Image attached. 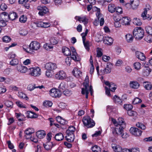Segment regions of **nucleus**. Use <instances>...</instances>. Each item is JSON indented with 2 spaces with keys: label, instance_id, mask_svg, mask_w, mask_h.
Listing matches in <instances>:
<instances>
[{
  "label": "nucleus",
  "instance_id": "nucleus-1",
  "mask_svg": "<svg viewBox=\"0 0 152 152\" xmlns=\"http://www.w3.org/2000/svg\"><path fill=\"white\" fill-rule=\"evenodd\" d=\"M126 127V125H116V127L113 128L112 129L113 134L115 137L121 135L123 138H126L129 136L128 134L126 132L124 133V129Z\"/></svg>",
  "mask_w": 152,
  "mask_h": 152
},
{
  "label": "nucleus",
  "instance_id": "nucleus-2",
  "mask_svg": "<svg viewBox=\"0 0 152 152\" xmlns=\"http://www.w3.org/2000/svg\"><path fill=\"white\" fill-rule=\"evenodd\" d=\"M133 34L136 39L138 40L141 39L144 36V30L141 27H136L133 30Z\"/></svg>",
  "mask_w": 152,
  "mask_h": 152
},
{
  "label": "nucleus",
  "instance_id": "nucleus-3",
  "mask_svg": "<svg viewBox=\"0 0 152 152\" xmlns=\"http://www.w3.org/2000/svg\"><path fill=\"white\" fill-rule=\"evenodd\" d=\"M0 17H2L3 20L7 21L8 19L13 20L17 18L18 16L16 13L15 12H11L8 15L6 12H3L0 14Z\"/></svg>",
  "mask_w": 152,
  "mask_h": 152
},
{
  "label": "nucleus",
  "instance_id": "nucleus-4",
  "mask_svg": "<svg viewBox=\"0 0 152 152\" xmlns=\"http://www.w3.org/2000/svg\"><path fill=\"white\" fill-rule=\"evenodd\" d=\"M94 9L95 10H97V11L96 13V15L98 19V20H95L94 22V25L96 26H98L99 23V21L100 20V26H103L104 23V20L103 18H101L102 15L100 13V9H98L96 7H94Z\"/></svg>",
  "mask_w": 152,
  "mask_h": 152
},
{
  "label": "nucleus",
  "instance_id": "nucleus-5",
  "mask_svg": "<svg viewBox=\"0 0 152 152\" xmlns=\"http://www.w3.org/2000/svg\"><path fill=\"white\" fill-rule=\"evenodd\" d=\"M82 121L84 126L88 128H92L95 125L94 121L89 116L84 117Z\"/></svg>",
  "mask_w": 152,
  "mask_h": 152
},
{
  "label": "nucleus",
  "instance_id": "nucleus-6",
  "mask_svg": "<svg viewBox=\"0 0 152 152\" xmlns=\"http://www.w3.org/2000/svg\"><path fill=\"white\" fill-rule=\"evenodd\" d=\"M40 47V44L36 41H32L29 46V49L30 52H33L34 50H37Z\"/></svg>",
  "mask_w": 152,
  "mask_h": 152
},
{
  "label": "nucleus",
  "instance_id": "nucleus-7",
  "mask_svg": "<svg viewBox=\"0 0 152 152\" xmlns=\"http://www.w3.org/2000/svg\"><path fill=\"white\" fill-rule=\"evenodd\" d=\"M29 74L34 76H39L41 74V69L38 67L29 68Z\"/></svg>",
  "mask_w": 152,
  "mask_h": 152
},
{
  "label": "nucleus",
  "instance_id": "nucleus-8",
  "mask_svg": "<svg viewBox=\"0 0 152 152\" xmlns=\"http://www.w3.org/2000/svg\"><path fill=\"white\" fill-rule=\"evenodd\" d=\"M50 95L53 97L59 98L61 95V91L55 88H52L49 91Z\"/></svg>",
  "mask_w": 152,
  "mask_h": 152
},
{
  "label": "nucleus",
  "instance_id": "nucleus-9",
  "mask_svg": "<svg viewBox=\"0 0 152 152\" xmlns=\"http://www.w3.org/2000/svg\"><path fill=\"white\" fill-rule=\"evenodd\" d=\"M71 49L72 52L71 58L75 61H80L81 60V58L77 54L75 48L73 47H71Z\"/></svg>",
  "mask_w": 152,
  "mask_h": 152
},
{
  "label": "nucleus",
  "instance_id": "nucleus-10",
  "mask_svg": "<svg viewBox=\"0 0 152 152\" xmlns=\"http://www.w3.org/2000/svg\"><path fill=\"white\" fill-rule=\"evenodd\" d=\"M139 4V0H133L131 1L130 4L128 3L126 4V6L128 7H130L131 5L132 9L133 10L137 9Z\"/></svg>",
  "mask_w": 152,
  "mask_h": 152
},
{
  "label": "nucleus",
  "instance_id": "nucleus-11",
  "mask_svg": "<svg viewBox=\"0 0 152 152\" xmlns=\"http://www.w3.org/2000/svg\"><path fill=\"white\" fill-rule=\"evenodd\" d=\"M131 134L136 136H139L141 135L142 132L137 128L132 127L129 130Z\"/></svg>",
  "mask_w": 152,
  "mask_h": 152
},
{
  "label": "nucleus",
  "instance_id": "nucleus-12",
  "mask_svg": "<svg viewBox=\"0 0 152 152\" xmlns=\"http://www.w3.org/2000/svg\"><path fill=\"white\" fill-rule=\"evenodd\" d=\"M46 69L54 72V70L57 68V66L54 63L50 62L47 63L45 66Z\"/></svg>",
  "mask_w": 152,
  "mask_h": 152
},
{
  "label": "nucleus",
  "instance_id": "nucleus-13",
  "mask_svg": "<svg viewBox=\"0 0 152 152\" xmlns=\"http://www.w3.org/2000/svg\"><path fill=\"white\" fill-rule=\"evenodd\" d=\"M37 9L39 10L38 14L41 16L44 15L49 12L48 9L45 7L38 6L37 7Z\"/></svg>",
  "mask_w": 152,
  "mask_h": 152
},
{
  "label": "nucleus",
  "instance_id": "nucleus-14",
  "mask_svg": "<svg viewBox=\"0 0 152 152\" xmlns=\"http://www.w3.org/2000/svg\"><path fill=\"white\" fill-rule=\"evenodd\" d=\"M66 132L67 134V136L65 137L66 140L69 142H73L74 141L75 138L74 135V133H72V132H67V130Z\"/></svg>",
  "mask_w": 152,
  "mask_h": 152
},
{
  "label": "nucleus",
  "instance_id": "nucleus-15",
  "mask_svg": "<svg viewBox=\"0 0 152 152\" xmlns=\"http://www.w3.org/2000/svg\"><path fill=\"white\" fill-rule=\"evenodd\" d=\"M112 64L110 63H108L106 67L103 70L101 69L100 70L101 73H102V74L110 73L111 71V68L109 66Z\"/></svg>",
  "mask_w": 152,
  "mask_h": 152
},
{
  "label": "nucleus",
  "instance_id": "nucleus-16",
  "mask_svg": "<svg viewBox=\"0 0 152 152\" xmlns=\"http://www.w3.org/2000/svg\"><path fill=\"white\" fill-rule=\"evenodd\" d=\"M55 76L58 79L63 80L66 78V74L63 71H60L55 75Z\"/></svg>",
  "mask_w": 152,
  "mask_h": 152
},
{
  "label": "nucleus",
  "instance_id": "nucleus-17",
  "mask_svg": "<svg viewBox=\"0 0 152 152\" xmlns=\"http://www.w3.org/2000/svg\"><path fill=\"white\" fill-rule=\"evenodd\" d=\"M34 132V131L33 129L32 128H29L26 129L25 133L26 134L25 136V138L26 139H29L31 138V134Z\"/></svg>",
  "mask_w": 152,
  "mask_h": 152
},
{
  "label": "nucleus",
  "instance_id": "nucleus-18",
  "mask_svg": "<svg viewBox=\"0 0 152 152\" xmlns=\"http://www.w3.org/2000/svg\"><path fill=\"white\" fill-rule=\"evenodd\" d=\"M147 11L146 8L145 9L144 12L142 14L141 16L143 20L147 19L148 20H150L152 17L151 15L148 14L147 15Z\"/></svg>",
  "mask_w": 152,
  "mask_h": 152
},
{
  "label": "nucleus",
  "instance_id": "nucleus-19",
  "mask_svg": "<svg viewBox=\"0 0 152 152\" xmlns=\"http://www.w3.org/2000/svg\"><path fill=\"white\" fill-rule=\"evenodd\" d=\"M83 85L84 86V88H82L81 93L83 94H84L85 93V89H88L89 87L88 84V76H87L85 80V82L83 83Z\"/></svg>",
  "mask_w": 152,
  "mask_h": 152
},
{
  "label": "nucleus",
  "instance_id": "nucleus-20",
  "mask_svg": "<svg viewBox=\"0 0 152 152\" xmlns=\"http://www.w3.org/2000/svg\"><path fill=\"white\" fill-rule=\"evenodd\" d=\"M135 55L136 57L140 60L144 61L146 58L144 53L136 51L135 52Z\"/></svg>",
  "mask_w": 152,
  "mask_h": 152
},
{
  "label": "nucleus",
  "instance_id": "nucleus-21",
  "mask_svg": "<svg viewBox=\"0 0 152 152\" xmlns=\"http://www.w3.org/2000/svg\"><path fill=\"white\" fill-rule=\"evenodd\" d=\"M17 70L22 73H25L27 70V68L25 66L20 65H18L16 67Z\"/></svg>",
  "mask_w": 152,
  "mask_h": 152
},
{
  "label": "nucleus",
  "instance_id": "nucleus-22",
  "mask_svg": "<svg viewBox=\"0 0 152 152\" xmlns=\"http://www.w3.org/2000/svg\"><path fill=\"white\" fill-rule=\"evenodd\" d=\"M72 74L76 77L78 78L82 75V72L77 68H74L72 71Z\"/></svg>",
  "mask_w": 152,
  "mask_h": 152
},
{
  "label": "nucleus",
  "instance_id": "nucleus-23",
  "mask_svg": "<svg viewBox=\"0 0 152 152\" xmlns=\"http://www.w3.org/2000/svg\"><path fill=\"white\" fill-rule=\"evenodd\" d=\"M105 84L106 85L109 87L110 89H111V91H115V90L116 89V88L114 87L115 84L114 83L112 82L110 83L109 81H107L105 82Z\"/></svg>",
  "mask_w": 152,
  "mask_h": 152
},
{
  "label": "nucleus",
  "instance_id": "nucleus-24",
  "mask_svg": "<svg viewBox=\"0 0 152 152\" xmlns=\"http://www.w3.org/2000/svg\"><path fill=\"white\" fill-rule=\"evenodd\" d=\"M129 85L131 88L134 89H137L140 86L139 83L136 81L130 82Z\"/></svg>",
  "mask_w": 152,
  "mask_h": 152
},
{
  "label": "nucleus",
  "instance_id": "nucleus-25",
  "mask_svg": "<svg viewBox=\"0 0 152 152\" xmlns=\"http://www.w3.org/2000/svg\"><path fill=\"white\" fill-rule=\"evenodd\" d=\"M112 148L115 152H122L123 149L120 145L115 144H112Z\"/></svg>",
  "mask_w": 152,
  "mask_h": 152
},
{
  "label": "nucleus",
  "instance_id": "nucleus-26",
  "mask_svg": "<svg viewBox=\"0 0 152 152\" xmlns=\"http://www.w3.org/2000/svg\"><path fill=\"white\" fill-rule=\"evenodd\" d=\"M143 86L145 89L150 90L152 89V84L148 81H145L143 82Z\"/></svg>",
  "mask_w": 152,
  "mask_h": 152
},
{
  "label": "nucleus",
  "instance_id": "nucleus-27",
  "mask_svg": "<svg viewBox=\"0 0 152 152\" xmlns=\"http://www.w3.org/2000/svg\"><path fill=\"white\" fill-rule=\"evenodd\" d=\"M36 135L37 137L40 139L43 138L46 135L45 132L42 130L38 131L36 132Z\"/></svg>",
  "mask_w": 152,
  "mask_h": 152
},
{
  "label": "nucleus",
  "instance_id": "nucleus-28",
  "mask_svg": "<svg viewBox=\"0 0 152 152\" xmlns=\"http://www.w3.org/2000/svg\"><path fill=\"white\" fill-rule=\"evenodd\" d=\"M113 39L110 37H105L103 40L104 43L108 45H111L113 43Z\"/></svg>",
  "mask_w": 152,
  "mask_h": 152
},
{
  "label": "nucleus",
  "instance_id": "nucleus-29",
  "mask_svg": "<svg viewBox=\"0 0 152 152\" xmlns=\"http://www.w3.org/2000/svg\"><path fill=\"white\" fill-rule=\"evenodd\" d=\"M151 72V69L150 67L145 66L143 70V75L145 76H148Z\"/></svg>",
  "mask_w": 152,
  "mask_h": 152
},
{
  "label": "nucleus",
  "instance_id": "nucleus-30",
  "mask_svg": "<svg viewBox=\"0 0 152 152\" xmlns=\"http://www.w3.org/2000/svg\"><path fill=\"white\" fill-rule=\"evenodd\" d=\"M62 52L66 56H68L71 55V52L70 49L66 47L63 48Z\"/></svg>",
  "mask_w": 152,
  "mask_h": 152
},
{
  "label": "nucleus",
  "instance_id": "nucleus-31",
  "mask_svg": "<svg viewBox=\"0 0 152 152\" xmlns=\"http://www.w3.org/2000/svg\"><path fill=\"white\" fill-rule=\"evenodd\" d=\"M130 21L128 17H123L121 20V23L123 25H128L129 24Z\"/></svg>",
  "mask_w": 152,
  "mask_h": 152
},
{
  "label": "nucleus",
  "instance_id": "nucleus-32",
  "mask_svg": "<svg viewBox=\"0 0 152 152\" xmlns=\"http://www.w3.org/2000/svg\"><path fill=\"white\" fill-rule=\"evenodd\" d=\"M55 139L58 141L62 140L64 138V136L61 133L57 134L55 136Z\"/></svg>",
  "mask_w": 152,
  "mask_h": 152
},
{
  "label": "nucleus",
  "instance_id": "nucleus-33",
  "mask_svg": "<svg viewBox=\"0 0 152 152\" xmlns=\"http://www.w3.org/2000/svg\"><path fill=\"white\" fill-rule=\"evenodd\" d=\"M27 117L28 118H36L37 117V114H34L33 112L31 111H28L27 113Z\"/></svg>",
  "mask_w": 152,
  "mask_h": 152
},
{
  "label": "nucleus",
  "instance_id": "nucleus-34",
  "mask_svg": "<svg viewBox=\"0 0 152 152\" xmlns=\"http://www.w3.org/2000/svg\"><path fill=\"white\" fill-rule=\"evenodd\" d=\"M114 102L116 104H121L122 101L120 98L116 95H115L113 98Z\"/></svg>",
  "mask_w": 152,
  "mask_h": 152
},
{
  "label": "nucleus",
  "instance_id": "nucleus-35",
  "mask_svg": "<svg viewBox=\"0 0 152 152\" xmlns=\"http://www.w3.org/2000/svg\"><path fill=\"white\" fill-rule=\"evenodd\" d=\"M43 146L45 149L49 150L51 149L52 148V144L51 142H48L46 144H44Z\"/></svg>",
  "mask_w": 152,
  "mask_h": 152
},
{
  "label": "nucleus",
  "instance_id": "nucleus-36",
  "mask_svg": "<svg viewBox=\"0 0 152 152\" xmlns=\"http://www.w3.org/2000/svg\"><path fill=\"white\" fill-rule=\"evenodd\" d=\"M78 20L80 22H82L84 23V24L86 26L88 23V20L85 17H80L79 18Z\"/></svg>",
  "mask_w": 152,
  "mask_h": 152
},
{
  "label": "nucleus",
  "instance_id": "nucleus-37",
  "mask_svg": "<svg viewBox=\"0 0 152 152\" xmlns=\"http://www.w3.org/2000/svg\"><path fill=\"white\" fill-rule=\"evenodd\" d=\"M18 95L19 98L21 99H24L27 100H28V98L27 96L22 92H18Z\"/></svg>",
  "mask_w": 152,
  "mask_h": 152
},
{
  "label": "nucleus",
  "instance_id": "nucleus-38",
  "mask_svg": "<svg viewBox=\"0 0 152 152\" xmlns=\"http://www.w3.org/2000/svg\"><path fill=\"white\" fill-rule=\"evenodd\" d=\"M125 37L126 41L129 42H132L134 39L132 35L130 34H126Z\"/></svg>",
  "mask_w": 152,
  "mask_h": 152
},
{
  "label": "nucleus",
  "instance_id": "nucleus-39",
  "mask_svg": "<svg viewBox=\"0 0 152 152\" xmlns=\"http://www.w3.org/2000/svg\"><path fill=\"white\" fill-rule=\"evenodd\" d=\"M108 11L110 12L113 13L115 10V7L114 4H110L108 6Z\"/></svg>",
  "mask_w": 152,
  "mask_h": 152
},
{
  "label": "nucleus",
  "instance_id": "nucleus-40",
  "mask_svg": "<svg viewBox=\"0 0 152 152\" xmlns=\"http://www.w3.org/2000/svg\"><path fill=\"white\" fill-rule=\"evenodd\" d=\"M123 124L126 125L124 122V119L121 117L119 118L118 120L117 124L116 125L123 126Z\"/></svg>",
  "mask_w": 152,
  "mask_h": 152
},
{
  "label": "nucleus",
  "instance_id": "nucleus-41",
  "mask_svg": "<svg viewBox=\"0 0 152 152\" xmlns=\"http://www.w3.org/2000/svg\"><path fill=\"white\" fill-rule=\"evenodd\" d=\"M133 23L135 25L137 26H140L142 24V22L141 20L137 18L134 19L133 20Z\"/></svg>",
  "mask_w": 152,
  "mask_h": 152
},
{
  "label": "nucleus",
  "instance_id": "nucleus-42",
  "mask_svg": "<svg viewBox=\"0 0 152 152\" xmlns=\"http://www.w3.org/2000/svg\"><path fill=\"white\" fill-rule=\"evenodd\" d=\"M53 104L51 101H44L43 103V105L46 107H50L52 106Z\"/></svg>",
  "mask_w": 152,
  "mask_h": 152
},
{
  "label": "nucleus",
  "instance_id": "nucleus-43",
  "mask_svg": "<svg viewBox=\"0 0 152 152\" xmlns=\"http://www.w3.org/2000/svg\"><path fill=\"white\" fill-rule=\"evenodd\" d=\"M91 150L94 152H100L101 151L100 147L97 145H95L92 147L91 148Z\"/></svg>",
  "mask_w": 152,
  "mask_h": 152
},
{
  "label": "nucleus",
  "instance_id": "nucleus-44",
  "mask_svg": "<svg viewBox=\"0 0 152 152\" xmlns=\"http://www.w3.org/2000/svg\"><path fill=\"white\" fill-rule=\"evenodd\" d=\"M2 40L4 42L7 43L9 42L11 40V39L9 36H5L2 37Z\"/></svg>",
  "mask_w": 152,
  "mask_h": 152
},
{
  "label": "nucleus",
  "instance_id": "nucleus-45",
  "mask_svg": "<svg viewBox=\"0 0 152 152\" xmlns=\"http://www.w3.org/2000/svg\"><path fill=\"white\" fill-rule=\"evenodd\" d=\"M4 103L5 105L8 107H12L13 106V103L12 102L7 100L4 101Z\"/></svg>",
  "mask_w": 152,
  "mask_h": 152
},
{
  "label": "nucleus",
  "instance_id": "nucleus-46",
  "mask_svg": "<svg viewBox=\"0 0 152 152\" xmlns=\"http://www.w3.org/2000/svg\"><path fill=\"white\" fill-rule=\"evenodd\" d=\"M18 64V60L16 58H14L12 59L10 62V64L12 66L17 65Z\"/></svg>",
  "mask_w": 152,
  "mask_h": 152
},
{
  "label": "nucleus",
  "instance_id": "nucleus-47",
  "mask_svg": "<svg viewBox=\"0 0 152 152\" xmlns=\"http://www.w3.org/2000/svg\"><path fill=\"white\" fill-rule=\"evenodd\" d=\"M136 126L138 128L142 130H144L146 129L145 126L142 124L140 122H138L136 124Z\"/></svg>",
  "mask_w": 152,
  "mask_h": 152
},
{
  "label": "nucleus",
  "instance_id": "nucleus-48",
  "mask_svg": "<svg viewBox=\"0 0 152 152\" xmlns=\"http://www.w3.org/2000/svg\"><path fill=\"white\" fill-rule=\"evenodd\" d=\"M16 118L19 121H21L23 120V115L20 113H15Z\"/></svg>",
  "mask_w": 152,
  "mask_h": 152
},
{
  "label": "nucleus",
  "instance_id": "nucleus-49",
  "mask_svg": "<svg viewBox=\"0 0 152 152\" xmlns=\"http://www.w3.org/2000/svg\"><path fill=\"white\" fill-rule=\"evenodd\" d=\"M88 30L87 29H86L85 32L84 33H83L81 34V35L82 37L83 41V43H84V42H85V40L86 39V37L88 33Z\"/></svg>",
  "mask_w": 152,
  "mask_h": 152
},
{
  "label": "nucleus",
  "instance_id": "nucleus-50",
  "mask_svg": "<svg viewBox=\"0 0 152 152\" xmlns=\"http://www.w3.org/2000/svg\"><path fill=\"white\" fill-rule=\"evenodd\" d=\"M19 21L21 23H25L27 20L26 16L24 15H22L19 19Z\"/></svg>",
  "mask_w": 152,
  "mask_h": 152
},
{
  "label": "nucleus",
  "instance_id": "nucleus-51",
  "mask_svg": "<svg viewBox=\"0 0 152 152\" xmlns=\"http://www.w3.org/2000/svg\"><path fill=\"white\" fill-rule=\"evenodd\" d=\"M40 27H43L45 28H48L50 26V23H44L42 21H40Z\"/></svg>",
  "mask_w": 152,
  "mask_h": 152
},
{
  "label": "nucleus",
  "instance_id": "nucleus-52",
  "mask_svg": "<svg viewBox=\"0 0 152 152\" xmlns=\"http://www.w3.org/2000/svg\"><path fill=\"white\" fill-rule=\"evenodd\" d=\"M88 2L90 3L91 4H90L88 5L87 7V10L88 11H89L91 10V8H92V5L91 4H93V3H95V0H88Z\"/></svg>",
  "mask_w": 152,
  "mask_h": 152
},
{
  "label": "nucleus",
  "instance_id": "nucleus-53",
  "mask_svg": "<svg viewBox=\"0 0 152 152\" xmlns=\"http://www.w3.org/2000/svg\"><path fill=\"white\" fill-rule=\"evenodd\" d=\"M146 31L148 34L152 35V27L150 26H147L145 27Z\"/></svg>",
  "mask_w": 152,
  "mask_h": 152
},
{
  "label": "nucleus",
  "instance_id": "nucleus-54",
  "mask_svg": "<svg viewBox=\"0 0 152 152\" xmlns=\"http://www.w3.org/2000/svg\"><path fill=\"white\" fill-rule=\"evenodd\" d=\"M63 94L66 96H69L72 94V92L71 91L66 90L63 92Z\"/></svg>",
  "mask_w": 152,
  "mask_h": 152
},
{
  "label": "nucleus",
  "instance_id": "nucleus-55",
  "mask_svg": "<svg viewBox=\"0 0 152 152\" xmlns=\"http://www.w3.org/2000/svg\"><path fill=\"white\" fill-rule=\"evenodd\" d=\"M53 74V72L47 70L46 72V75L48 77H51Z\"/></svg>",
  "mask_w": 152,
  "mask_h": 152
},
{
  "label": "nucleus",
  "instance_id": "nucleus-56",
  "mask_svg": "<svg viewBox=\"0 0 152 152\" xmlns=\"http://www.w3.org/2000/svg\"><path fill=\"white\" fill-rule=\"evenodd\" d=\"M2 18V17L1 18V17H0V19L2 20L0 21V26L3 27L6 25V23L5 21H7V20L5 21L4 19L3 20Z\"/></svg>",
  "mask_w": 152,
  "mask_h": 152
},
{
  "label": "nucleus",
  "instance_id": "nucleus-57",
  "mask_svg": "<svg viewBox=\"0 0 152 152\" xmlns=\"http://www.w3.org/2000/svg\"><path fill=\"white\" fill-rule=\"evenodd\" d=\"M127 113L130 116H136L137 115V113L136 112L131 110L128 111Z\"/></svg>",
  "mask_w": 152,
  "mask_h": 152
},
{
  "label": "nucleus",
  "instance_id": "nucleus-58",
  "mask_svg": "<svg viewBox=\"0 0 152 152\" xmlns=\"http://www.w3.org/2000/svg\"><path fill=\"white\" fill-rule=\"evenodd\" d=\"M124 108L128 111L131 110L133 108L131 104H124Z\"/></svg>",
  "mask_w": 152,
  "mask_h": 152
},
{
  "label": "nucleus",
  "instance_id": "nucleus-59",
  "mask_svg": "<svg viewBox=\"0 0 152 152\" xmlns=\"http://www.w3.org/2000/svg\"><path fill=\"white\" fill-rule=\"evenodd\" d=\"M142 100L140 98L136 97L134 99V100L132 101V103L134 104H137L141 102Z\"/></svg>",
  "mask_w": 152,
  "mask_h": 152
},
{
  "label": "nucleus",
  "instance_id": "nucleus-60",
  "mask_svg": "<svg viewBox=\"0 0 152 152\" xmlns=\"http://www.w3.org/2000/svg\"><path fill=\"white\" fill-rule=\"evenodd\" d=\"M145 40L148 42H152V37L151 35H148L144 38Z\"/></svg>",
  "mask_w": 152,
  "mask_h": 152
},
{
  "label": "nucleus",
  "instance_id": "nucleus-61",
  "mask_svg": "<svg viewBox=\"0 0 152 152\" xmlns=\"http://www.w3.org/2000/svg\"><path fill=\"white\" fill-rule=\"evenodd\" d=\"M43 47L47 50H50L52 49L53 48V46L52 45L50 46L47 44L44 45Z\"/></svg>",
  "mask_w": 152,
  "mask_h": 152
},
{
  "label": "nucleus",
  "instance_id": "nucleus-62",
  "mask_svg": "<svg viewBox=\"0 0 152 152\" xmlns=\"http://www.w3.org/2000/svg\"><path fill=\"white\" fill-rule=\"evenodd\" d=\"M141 64L138 62H136L134 64V67L137 70H139L140 69Z\"/></svg>",
  "mask_w": 152,
  "mask_h": 152
},
{
  "label": "nucleus",
  "instance_id": "nucleus-63",
  "mask_svg": "<svg viewBox=\"0 0 152 152\" xmlns=\"http://www.w3.org/2000/svg\"><path fill=\"white\" fill-rule=\"evenodd\" d=\"M16 104L18 107L20 108H26L25 105L21 102L17 101L16 102Z\"/></svg>",
  "mask_w": 152,
  "mask_h": 152
},
{
  "label": "nucleus",
  "instance_id": "nucleus-64",
  "mask_svg": "<svg viewBox=\"0 0 152 152\" xmlns=\"http://www.w3.org/2000/svg\"><path fill=\"white\" fill-rule=\"evenodd\" d=\"M101 49L99 48H97V56L98 57H101L103 54L102 53L101 51Z\"/></svg>",
  "mask_w": 152,
  "mask_h": 152
}]
</instances>
